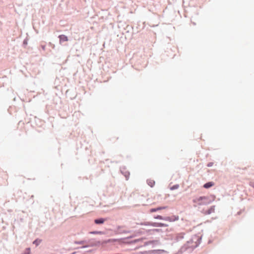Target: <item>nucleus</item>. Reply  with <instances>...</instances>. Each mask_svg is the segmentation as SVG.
<instances>
[{
	"mask_svg": "<svg viewBox=\"0 0 254 254\" xmlns=\"http://www.w3.org/2000/svg\"><path fill=\"white\" fill-rule=\"evenodd\" d=\"M214 185V183L213 182H208V183L205 184L203 185V187L205 189H208V188H210V187H213Z\"/></svg>",
	"mask_w": 254,
	"mask_h": 254,
	"instance_id": "5",
	"label": "nucleus"
},
{
	"mask_svg": "<svg viewBox=\"0 0 254 254\" xmlns=\"http://www.w3.org/2000/svg\"><path fill=\"white\" fill-rule=\"evenodd\" d=\"M165 208V207H157V208H156V211H158V210H161V209H164Z\"/></svg>",
	"mask_w": 254,
	"mask_h": 254,
	"instance_id": "11",
	"label": "nucleus"
},
{
	"mask_svg": "<svg viewBox=\"0 0 254 254\" xmlns=\"http://www.w3.org/2000/svg\"><path fill=\"white\" fill-rule=\"evenodd\" d=\"M105 220L103 218H100L98 219H95L94 222L97 224H103L105 222Z\"/></svg>",
	"mask_w": 254,
	"mask_h": 254,
	"instance_id": "6",
	"label": "nucleus"
},
{
	"mask_svg": "<svg viewBox=\"0 0 254 254\" xmlns=\"http://www.w3.org/2000/svg\"><path fill=\"white\" fill-rule=\"evenodd\" d=\"M212 199L208 196H201L193 199V203L198 205H207L211 203L214 200V196H212Z\"/></svg>",
	"mask_w": 254,
	"mask_h": 254,
	"instance_id": "1",
	"label": "nucleus"
},
{
	"mask_svg": "<svg viewBox=\"0 0 254 254\" xmlns=\"http://www.w3.org/2000/svg\"><path fill=\"white\" fill-rule=\"evenodd\" d=\"M173 188H178V186H177V187H176V186H174Z\"/></svg>",
	"mask_w": 254,
	"mask_h": 254,
	"instance_id": "16",
	"label": "nucleus"
},
{
	"mask_svg": "<svg viewBox=\"0 0 254 254\" xmlns=\"http://www.w3.org/2000/svg\"><path fill=\"white\" fill-rule=\"evenodd\" d=\"M90 233L93 234H102V232H101V231H93V232H91Z\"/></svg>",
	"mask_w": 254,
	"mask_h": 254,
	"instance_id": "9",
	"label": "nucleus"
},
{
	"mask_svg": "<svg viewBox=\"0 0 254 254\" xmlns=\"http://www.w3.org/2000/svg\"><path fill=\"white\" fill-rule=\"evenodd\" d=\"M214 211H215V206H212L208 210L207 214H210L211 213H213L214 212Z\"/></svg>",
	"mask_w": 254,
	"mask_h": 254,
	"instance_id": "7",
	"label": "nucleus"
},
{
	"mask_svg": "<svg viewBox=\"0 0 254 254\" xmlns=\"http://www.w3.org/2000/svg\"><path fill=\"white\" fill-rule=\"evenodd\" d=\"M156 211V208H152L150 210V212H153Z\"/></svg>",
	"mask_w": 254,
	"mask_h": 254,
	"instance_id": "12",
	"label": "nucleus"
},
{
	"mask_svg": "<svg viewBox=\"0 0 254 254\" xmlns=\"http://www.w3.org/2000/svg\"><path fill=\"white\" fill-rule=\"evenodd\" d=\"M33 243L36 244V245H38V243H37V241H35Z\"/></svg>",
	"mask_w": 254,
	"mask_h": 254,
	"instance_id": "15",
	"label": "nucleus"
},
{
	"mask_svg": "<svg viewBox=\"0 0 254 254\" xmlns=\"http://www.w3.org/2000/svg\"><path fill=\"white\" fill-rule=\"evenodd\" d=\"M59 38L60 39V43L68 40L67 37L64 35H61L59 36Z\"/></svg>",
	"mask_w": 254,
	"mask_h": 254,
	"instance_id": "3",
	"label": "nucleus"
},
{
	"mask_svg": "<svg viewBox=\"0 0 254 254\" xmlns=\"http://www.w3.org/2000/svg\"><path fill=\"white\" fill-rule=\"evenodd\" d=\"M114 241L113 240H111V239H110V240H108L107 242L108 243H109V242H113Z\"/></svg>",
	"mask_w": 254,
	"mask_h": 254,
	"instance_id": "14",
	"label": "nucleus"
},
{
	"mask_svg": "<svg viewBox=\"0 0 254 254\" xmlns=\"http://www.w3.org/2000/svg\"><path fill=\"white\" fill-rule=\"evenodd\" d=\"M75 243L77 244H83L84 243V241L76 242Z\"/></svg>",
	"mask_w": 254,
	"mask_h": 254,
	"instance_id": "13",
	"label": "nucleus"
},
{
	"mask_svg": "<svg viewBox=\"0 0 254 254\" xmlns=\"http://www.w3.org/2000/svg\"><path fill=\"white\" fill-rule=\"evenodd\" d=\"M148 184L151 187H153L155 185V182L153 180H148L147 181Z\"/></svg>",
	"mask_w": 254,
	"mask_h": 254,
	"instance_id": "8",
	"label": "nucleus"
},
{
	"mask_svg": "<svg viewBox=\"0 0 254 254\" xmlns=\"http://www.w3.org/2000/svg\"><path fill=\"white\" fill-rule=\"evenodd\" d=\"M151 226L154 227H167L168 226L167 224L162 223H153L151 224Z\"/></svg>",
	"mask_w": 254,
	"mask_h": 254,
	"instance_id": "4",
	"label": "nucleus"
},
{
	"mask_svg": "<svg viewBox=\"0 0 254 254\" xmlns=\"http://www.w3.org/2000/svg\"><path fill=\"white\" fill-rule=\"evenodd\" d=\"M154 218L155 219H163L164 220V218H163V217L162 216H160V215H157V216H155Z\"/></svg>",
	"mask_w": 254,
	"mask_h": 254,
	"instance_id": "10",
	"label": "nucleus"
},
{
	"mask_svg": "<svg viewBox=\"0 0 254 254\" xmlns=\"http://www.w3.org/2000/svg\"><path fill=\"white\" fill-rule=\"evenodd\" d=\"M179 219L178 216L173 215L171 216L166 217L164 218V220L169 222H174Z\"/></svg>",
	"mask_w": 254,
	"mask_h": 254,
	"instance_id": "2",
	"label": "nucleus"
}]
</instances>
